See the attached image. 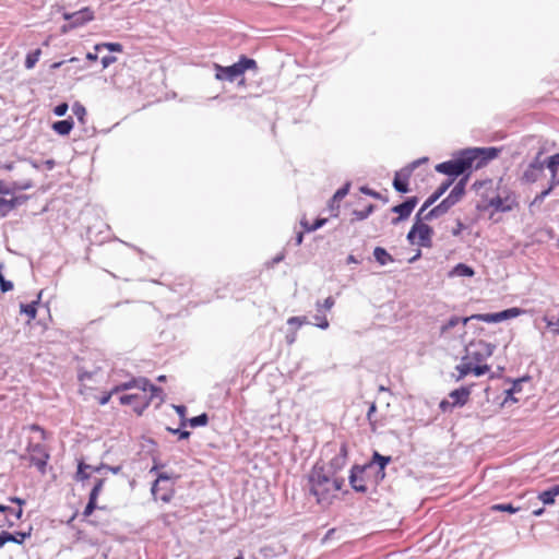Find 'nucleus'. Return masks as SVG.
I'll use <instances>...</instances> for the list:
<instances>
[{
  "mask_svg": "<svg viewBox=\"0 0 559 559\" xmlns=\"http://www.w3.org/2000/svg\"><path fill=\"white\" fill-rule=\"evenodd\" d=\"M500 148L497 147H469L462 150L450 160L437 164L435 169L439 174L455 179L460 176H468L472 168L479 169L490 160L498 157Z\"/></svg>",
  "mask_w": 559,
  "mask_h": 559,
  "instance_id": "nucleus-1",
  "label": "nucleus"
},
{
  "mask_svg": "<svg viewBox=\"0 0 559 559\" xmlns=\"http://www.w3.org/2000/svg\"><path fill=\"white\" fill-rule=\"evenodd\" d=\"M468 181V176L462 177L454 188L451 190L449 195L443 199L438 205L432 207L429 212L424 216L425 221H432L445 214L452 206L461 201V199L465 194L466 183Z\"/></svg>",
  "mask_w": 559,
  "mask_h": 559,
  "instance_id": "nucleus-2",
  "label": "nucleus"
},
{
  "mask_svg": "<svg viewBox=\"0 0 559 559\" xmlns=\"http://www.w3.org/2000/svg\"><path fill=\"white\" fill-rule=\"evenodd\" d=\"M310 493L316 497L320 504H328L332 498L331 479L322 469L314 468L309 477Z\"/></svg>",
  "mask_w": 559,
  "mask_h": 559,
  "instance_id": "nucleus-3",
  "label": "nucleus"
},
{
  "mask_svg": "<svg viewBox=\"0 0 559 559\" xmlns=\"http://www.w3.org/2000/svg\"><path fill=\"white\" fill-rule=\"evenodd\" d=\"M257 62L255 60L248 58L246 56H241L239 61L228 66L222 67L219 64H215L216 74L215 78L221 81H229L234 82L238 78H240L246 70L255 69Z\"/></svg>",
  "mask_w": 559,
  "mask_h": 559,
  "instance_id": "nucleus-4",
  "label": "nucleus"
},
{
  "mask_svg": "<svg viewBox=\"0 0 559 559\" xmlns=\"http://www.w3.org/2000/svg\"><path fill=\"white\" fill-rule=\"evenodd\" d=\"M495 345L483 340L472 341L465 346V355L462 360H468L473 364L481 362L493 354Z\"/></svg>",
  "mask_w": 559,
  "mask_h": 559,
  "instance_id": "nucleus-5",
  "label": "nucleus"
},
{
  "mask_svg": "<svg viewBox=\"0 0 559 559\" xmlns=\"http://www.w3.org/2000/svg\"><path fill=\"white\" fill-rule=\"evenodd\" d=\"M370 466L371 465L355 464L352 467L350 474H349V484H350V487L356 492H361V493L367 492L368 488L365 484V480L367 478L368 473L370 472Z\"/></svg>",
  "mask_w": 559,
  "mask_h": 559,
  "instance_id": "nucleus-6",
  "label": "nucleus"
},
{
  "mask_svg": "<svg viewBox=\"0 0 559 559\" xmlns=\"http://www.w3.org/2000/svg\"><path fill=\"white\" fill-rule=\"evenodd\" d=\"M63 17L64 20L69 21V25H64L62 27V31L67 32L68 27L75 28L92 21L94 19V12L90 8H83L73 13H64Z\"/></svg>",
  "mask_w": 559,
  "mask_h": 559,
  "instance_id": "nucleus-7",
  "label": "nucleus"
},
{
  "mask_svg": "<svg viewBox=\"0 0 559 559\" xmlns=\"http://www.w3.org/2000/svg\"><path fill=\"white\" fill-rule=\"evenodd\" d=\"M31 456L29 463L38 468L41 474L46 473L49 453L46 451L45 445L35 443L29 445Z\"/></svg>",
  "mask_w": 559,
  "mask_h": 559,
  "instance_id": "nucleus-8",
  "label": "nucleus"
},
{
  "mask_svg": "<svg viewBox=\"0 0 559 559\" xmlns=\"http://www.w3.org/2000/svg\"><path fill=\"white\" fill-rule=\"evenodd\" d=\"M488 206L493 207L496 212H509L518 206L514 193L508 192L506 195L498 194L488 201Z\"/></svg>",
  "mask_w": 559,
  "mask_h": 559,
  "instance_id": "nucleus-9",
  "label": "nucleus"
},
{
  "mask_svg": "<svg viewBox=\"0 0 559 559\" xmlns=\"http://www.w3.org/2000/svg\"><path fill=\"white\" fill-rule=\"evenodd\" d=\"M122 405H132L134 413L139 416L148 407L150 400H143L139 394H123L119 397Z\"/></svg>",
  "mask_w": 559,
  "mask_h": 559,
  "instance_id": "nucleus-10",
  "label": "nucleus"
},
{
  "mask_svg": "<svg viewBox=\"0 0 559 559\" xmlns=\"http://www.w3.org/2000/svg\"><path fill=\"white\" fill-rule=\"evenodd\" d=\"M417 203H418V198L411 197V198H407L404 202L393 206L391 209V212L400 215L401 218H407V217H409V215L416 207Z\"/></svg>",
  "mask_w": 559,
  "mask_h": 559,
  "instance_id": "nucleus-11",
  "label": "nucleus"
},
{
  "mask_svg": "<svg viewBox=\"0 0 559 559\" xmlns=\"http://www.w3.org/2000/svg\"><path fill=\"white\" fill-rule=\"evenodd\" d=\"M544 171L539 166L527 165L520 177V181L525 185L534 183L544 176Z\"/></svg>",
  "mask_w": 559,
  "mask_h": 559,
  "instance_id": "nucleus-12",
  "label": "nucleus"
},
{
  "mask_svg": "<svg viewBox=\"0 0 559 559\" xmlns=\"http://www.w3.org/2000/svg\"><path fill=\"white\" fill-rule=\"evenodd\" d=\"M31 531L28 532H16V533H10L7 531L0 532V548H2L7 543H15V544H23L24 540L28 537H31Z\"/></svg>",
  "mask_w": 559,
  "mask_h": 559,
  "instance_id": "nucleus-13",
  "label": "nucleus"
},
{
  "mask_svg": "<svg viewBox=\"0 0 559 559\" xmlns=\"http://www.w3.org/2000/svg\"><path fill=\"white\" fill-rule=\"evenodd\" d=\"M433 235V229L431 226L425 223H418V240L417 245L424 248H431L432 240L431 237Z\"/></svg>",
  "mask_w": 559,
  "mask_h": 559,
  "instance_id": "nucleus-14",
  "label": "nucleus"
},
{
  "mask_svg": "<svg viewBox=\"0 0 559 559\" xmlns=\"http://www.w3.org/2000/svg\"><path fill=\"white\" fill-rule=\"evenodd\" d=\"M105 468H107V464H105V463H102L98 466H92V465L85 464L84 462H80L78 465L75 478H76V480L83 481V480H86L90 478V474L86 473V469L93 471V474H96V473L102 474L105 471Z\"/></svg>",
  "mask_w": 559,
  "mask_h": 559,
  "instance_id": "nucleus-15",
  "label": "nucleus"
},
{
  "mask_svg": "<svg viewBox=\"0 0 559 559\" xmlns=\"http://www.w3.org/2000/svg\"><path fill=\"white\" fill-rule=\"evenodd\" d=\"M471 395V390L466 386H461L450 392L449 396L453 400L454 406H463L467 403Z\"/></svg>",
  "mask_w": 559,
  "mask_h": 559,
  "instance_id": "nucleus-16",
  "label": "nucleus"
},
{
  "mask_svg": "<svg viewBox=\"0 0 559 559\" xmlns=\"http://www.w3.org/2000/svg\"><path fill=\"white\" fill-rule=\"evenodd\" d=\"M346 460H347V445H346V443H342V445L340 448V452L334 457L331 459L330 467L332 468V471L334 473H336L337 471H341L345 466Z\"/></svg>",
  "mask_w": 559,
  "mask_h": 559,
  "instance_id": "nucleus-17",
  "label": "nucleus"
},
{
  "mask_svg": "<svg viewBox=\"0 0 559 559\" xmlns=\"http://www.w3.org/2000/svg\"><path fill=\"white\" fill-rule=\"evenodd\" d=\"M547 168L551 174L550 183L559 186V153L547 158Z\"/></svg>",
  "mask_w": 559,
  "mask_h": 559,
  "instance_id": "nucleus-18",
  "label": "nucleus"
},
{
  "mask_svg": "<svg viewBox=\"0 0 559 559\" xmlns=\"http://www.w3.org/2000/svg\"><path fill=\"white\" fill-rule=\"evenodd\" d=\"M9 500L13 503H16L19 508L14 509L4 504H0V512H10L16 521L21 520L23 514L22 506L25 504V500L19 497H10Z\"/></svg>",
  "mask_w": 559,
  "mask_h": 559,
  "instance_id": "nucleus-19",
  "label": "nucleus"
},
{
  "mask_svg": "<svg viewBox=\"0 0 559 559\" xmlns=\"http://www.w3.org/2000/svg\"><path fill=\"white\" fill-rule=\"evenodd\" d=\"M453 185V179H447L438 189L426 200V206L433 205Z\"/></svg>",
  "mask_w": 559,
  "mask_h": 559,
  "instance_id": "nucleus-20",
  "label": "nucleus"
},
{
  "mask_svg": "<svg viewBox=\"0 0 559 559\" xmlns=\"http://www.w3.org/2000/svg\"><path fill=\"white\" fill-rule=\"evenodd\" d=\"M475 271L472 266L465 263H457L450 272L449 277H473Z\"/></svg>",
  "mask_w": 559,
  "mask_h": 559,
  "instance_id": "nucleus-21",
  "label": "nucleus"
},
{
  "mask_svg": "<svg viewBox=\"0 0 559 559\" xmlns=\"http://www.w3.org/2000/svg\"><path fill=\"white\" fill-rule=\"evenodd\" d=\"M73 120L72 118H68L64 120H58L52 123V130L59 135H68L73 129Z\"/></svg>",
  "mask_w": 559,
  "mask_h": 559,
  "instance_id": "nucleus-22",
  "label": "nucleus"
},
{
  "mask_svg": "<svg viewBox=\"0 0 559 559\" xmlns=\"http://www.w3.org/2000/svg\"><path fill=\"white\" fill-rule=\"evenodd\" d=\"M469 320H475L474 318H460L456 316L451 317L445 323H443L440 328V333L443 335L448 333L450 330L454 329L457 324L462 323L465 325Z\"/></svg>",
  "mask_w": 559,
  "mask_h": 559,
  "instance_id": "nucleus-23",
  "label": "nucleus"
},
{
  "mask_svg": "<svg viewBox=\"0 0 559 559\" xmlns=\"http://www.w3.org/2000/svg\"><path fill=\"white\" fill-rule=\"evenodd\" d=\"M392 461L391 456L381 455L379 452L374 451L371 457V461L366 465H371L370 471L376 466L381 468V471H385L386 465Z\"/></svg>",
  "mask_w": 559,
  "mask_h": 559,
  "instance_id": "nucleus-24",
  "label": "nucleus"
},
{
  "mask_svg": "<svg viewBox=\"0 0 559 559\" xmlns=\"http://www.w3.org/2000/svg\"><path fill=\"white\" fill-rule=\"evenodd\" d=\"M472 318L478 321L487 322V323H496L504 320L503 311L496 313H479L473 314Z\"/></svg>",
  "mask_w": 559,
  "mask_h": 559,
  "instance_id": "nucleus-25",
  "label": "nucleus"
},
{
  "mask_svg": "<svg viewBox=\"0 0 559 559\" xmlns=\"http://www.w3.org/2000/svg\"><path fill=\"white\" fill-rule=\"evenodd\" d=\"M373 257L380 265H386L394 261V258L382 247H376Z\"/></svg>",
  "mask_w": 559,
  "mask_h": 559,
  "instance_id": "nucleus-26",
  "label": "nucleus"
},
{
  "mask_svg": "<svg viewBox=\"0 0 559 559\" xmlns=\"http://www.w3.org/2000/svg\"><path fill=\"white\" fill-rule=\"evenodd\" d=\"M27 199V195H17L12 197L11 199H7V215L17 206L24 204Z\"/></svg>",
  "mask_w": 559,
  "mask_h": 559,
  "instance_id": "nucleus-27",
  "label": "nucleus"
},
{
  "mask_svg": "<svg viewBox=\"0 0 559 559\" xmlns=\"http://www.w3.org/2000/svg\"><path fill=\"white\" fill-rule=\"evenodd\" d=\"M38 301H33L31 304H21L20 310L22 313H25L29 320H34L37 314V306Z\"/></svg>",
  "mask_w": 559,
  "mask_h": 559,
  "instance_id": "nucleus-28",
  "label": "nucleus"
},
{
  "mask_svg": "<svg viewBox=\"0 0 559 559\" xmlns=\"http://www.w3.org/2000/svg\"><path fill=\"white\" fill-rule=\"evenodd\" d=\"M556 497H557V492H556L554 486L545 491H542L538 495V499L542 500L544 504H554Z\"/></svg>",
  "mask_w": 559,
  "mask_h": 559,
  "instance_id": "nucleus-29",
  "label": "nucleus"
},
{
  "mask_svg": "<svg viewBox=\"0 0 559 559\" xmlns=\"http://www.w3.org/2000/svg\"><path fill=\"white\" fill-rule=\"evenodd\" d=\"M209 423V416L206 413H202L198 416L191 417L187 420L192 428L205 426Z\"/></svg>",
  "mask_w": 559,
  "mask_h": 559,
  "instance_id": "nucleus-30",
  "label": "nucleus"
},
{
  "mask_svg": "<svg viewBox=\"0 0 559 559\" xmlns=\"http://www.w3.org/2000/svg\"><path fill=\"white\" fill-rule=\"evenodd\" d=\"M349 187H350V183L347 182L344 187L340 188L333 195L332 200H331V204H330V207L333 210L334 209V204L335 203H338L342 199H344L348 191H349Z\"/></svg>",
  "mask_w": 559,
  "mask_h": 559,
  "instance_id": "nucleus-31",
  "label": "nucleus"
},
{
  "mask_svg": "<svg viewBox=\"0 0 559 559\" xmlns=\"http://www.w3.org/2000/svg\"><path fill=\"white\" fill-rule=\"evenodd\" d=\"M41 55V50L38 48L32 52H28L25 58V68L32 69L38 62L39 57Z\"/></svg>",
  "mask_w": 559,
  "mask_h": 559,
  "instance_id": "nucleus-32",
  "label": "nucleus"
},
{
  "mask_svg": "<svg viewBox=\"0 0 559 559\" xmlns=\"http://www.w3.org/2000/svg\"><path fill=\"white\" fill-rule=\"evenodd\" d=\"M9 190L4 188V180H0V216H7V199L4 198V193Z\"/></svg>",
  "mask_w": 559,
  "mask_h": 559,
  "instance_id": "nucleus-33",
  "label": "nucleus"
},
{
  "mask_svg": "<svg viewBox=\"0 0 559 559\" xmlns=\"http://www.w3.org/2000/svg\"><path fill=\"white\" fill-rule=\"evenodd\" d=\"M456 370L459 371L457 380H462L472 372V362L468 360H462V364L456 366Z\"/></svg>",
  "mask_w": 559,
  "mask_h": 559,
  "instance_id": "nucleus-34",
  "label": "nucleus"
},
{
  "mask_svg": "<svg viewBox=\"0 0 559 559\" xmlns=\"http://www.w3.org/2000/svg\"><path fill=\"white\" fill-rule=\"evenodd\" d=\"M328 222L326 218H317L312 224H309L307 221H302L301 225L307 231H314L321 228Z\"/></svg>",
  "mask_w": 559,
  "mask_h": 559,
  "instance_id": "nucleus-35",
  "label": "nucleus"
},
{
  "mask_svg": "<svg viewBox=\"0 0 559 559\" xmlns=\"http://www.w3.org/2000/svg\"><path fill=\"white\" fill-rule=\"evenodd\" d=\"M555 188L556 187L549 182V186L534 198L531 205L542 204Z\"/></svg>",
  "mask_w": 559,
  "mask_h": 559,
  "instance_id": "nucleus-36",
  "label": "nucleus"
},
{
  "mask_svg": "<svg viewBox=\"0 0 559 559\" xmlns=\"http://www.w3.org/2000/svg\"><path fill=\"white\" fill-rule=\"evenodd\" d=\"M72 111L81 123L85 122L84 119L86 116V109L81 103H79V102L74 103L72 106Z\"/></svg>",
  "mask_w": 559,
  "mask_h": 559,
  "instance_id": "nucleus-37",
  "label": "nucleus"
},
{
  "mask_svg": "<svg viewBox=\"0 0 559 559\" xmlns=\"http://www.w3.org/2000/svg\"><path fill=\"white\" fill-rule=\"evenodd\" d=\"M147 390L151 392V396L150 397L143 396V400H150V402H151L154 397H158L159 403L164 402V392H163L162 388L151 384Z\"/></svg>",
  "mask_w": 559,
  "mask_h": 559,
  "instance_id": "nucleus-38",
  "label": "nucleus"
},
{
  "mask_svg": "<svg viewBox=\"0 0 559 559\" xmlns=\"http://www.w3.org/2000/svg\"><path fill=\"white\" fill-rule=\"evenodd\" d=\"M374 211V205L373 204H369L366 209L364 210H355L353 212V215L355 216V218L357 221H364L366 219L372 212Z\"/></svg>",
  "mask_w": 559,
  "mask_h": 559,
  "instance_id": "nucleus-39",
  "label": "nucleus"
},
{
  "mask_svg": "<svg viewBox=\"0 0 559 559\" xmlns=\"http://www.w3.org/2000/svg\"><path fill=\"white\" fill-rule=\"evenodd\" d=\"M102 48H106L111 52H121L123 49L122 45L119 43H103V44H97L95 46V50H97V51L100 50Z\"/></svg>",
  "mask_w": 559,
  "mask_h": 559,
  "instance_id": "nucleus-40",
  "label": "nucleus"
},
{
  "mask_svg": "<svg viewBox=\"0 0 559 559\" xmlns=\"http://www.w3.org/2000/svg\"><path fill=\"white\" fill-rule=\"evenodd\" d=\"M170 475L167 474V473H158L157 474V478L156 480L153 483L152 485V488H151V491H152V495L155 499H157V485L160 483V481H168L170 480Z\"/></svg>",
  "mask_w": 559,
  "mask_h": 559,
  "instance_id": "nucleus-41",
  "label": "nucleus"
},
{
  "mask_svg": "<svg viewBox=\"0 0 559 559\" xmlns=\"http://www.w3.org/2000/svg\"><path fill=\"white\" fill-rule=\"evenodd\" d=\"M132 383L134 388H138L142 391H147L148 386L152 384L147 378L140 377V378H133Z\"/></svg>",
  "mask_w": 559,
  "mask_h": 559,
  "instance_id": "nucleus-42",
  "label": "nucleus"
},
{
  "mask_svg": "<svg viewBox=\"0 0 559 559\" xmlns=\"http://www.w3.org/2000/svg\"><path fill=\"white\" fill-rule=\"evenodd\" d=\"M528 380H530V377H523L521 379L513 381L512 388L507 391V394H508L507 399L509 396H511L512 394L520 392L522 390V383L526 382Z\"/></svg>",
  "mask_w": 559,
  "mask_h": 559,
  "instance_id": "nucleus-43",
  "label": "nucleus"
},
{
  "mask_svg": "<svg viewBox=\"0 0 559 559\" xmlns=\"http://www.w3.org/2000/svg\"><path fill=\"white\" fill-rule=\"evenodd\" d=\"M393 188L400 193L409 192L408 181H404L399 178L393 179Z\"/></svg>",
  "mask_w": 559,
  "mask_h": 559,
  "instance_id": "nucleus-44",
  "label": "nucleus"
},
{
  "mask_svg": "<svg viewBox=\"0 0 559 559\" xmlns=\"http://www.w3.org/2000/svg\"><path fill=\"white\" fill-rule=\"evenodd\" d=\"M104 484H105V479L104 478H97L95 480V484H94V487L92 488L91 492H90V497L92 499H97L103 487H104Z\"/></svg>",
  "mask_w": 559,
  "mask_h": 559,
  "instance_id": "nucleus-45",
  "label": "nucleus"
},
{
  "mask_svg": "<svg viewBox=\"0 0 559 559\" xmlns=\"http://www.w3.org/2000/svg\"><path fill=\"white\" fill-rule=\"evenodd\" d=\"M3 265L0 264V290L7 293L13 289V283L4 278L2 274Z\"/></svg>",
  "mask_w": 559,
  "mask_h": 559,
  "instance_id": "nucleus-46",
  "label": "nucleus"
},
{
  "mask_svg": "<svg viewBox=\"0 0 559 559\" xmlns=\"http://www.w3.org/2000/svg\"><path fill=\"white\" fill-rule=\"evenodd\" d=\"M413 174V170L406 165L402 169L395 173L394 178H399L404 181H408L411 176Z\"/></svg>",
  "mask_w": 559,
  "mask_h": 559,
  "instance_id": "nucleus-47",
  "label": "nucleus"
},
{
  "mask_svg": "<svg viewBox=\"0 0 559 559\" xmlns=\"http://www.w3.org/2000/svg\"><path fill=\"white\" fill-rule=\"evenodd\" d=\"M314 325L322 329V330H325L329 328V321L328 319L325 318L324 314H321V312H318L314 317Z\"/></svg>",
  "mask_w": 559,
  "mask_h": 559,
  "instance_id": "nucleus-48",
  "label": "nucleus"
},
{
  "mask_svg": "<svg viewBox=\"0 0 559 559\" xmlns=\"http://www.w3.org/2000/svg\"><path fill=\"white\" fill-rule=\"evenodd\" d=\"M335 304V300L332 296H329L324 299L323 304L317 302V311L322 312V309L330 310Z\"/></svg>",
  "mask_w": 559,
  "mask_h": 559,
  "instance_id": "nucleus-49",
  "label": "nucleus"
},
{
  "mask_svg": "<svg viewBox=\"0 0 559 559\" xmlns=\"http://www.w3.org/2000/svg\"><path fill=\"white\" fill-rule=\"evenodd\" d=\"M377 412L376 403L372 402L369 406V409L367 412V420L369 421V425L371 426V429H376V420L373 419L374 413Z\"/></svg>",
  "mask_w": 559,
  "mask_h": 559,
  "instance_id": "nucleus-50",
  "label": "nucleus"
},
{
  "mask_svg": "<svg viewBox=\"0 0 559 559\" xmlns=\"http://www.w3.org/2000/svg\"><path fill=\"white\" fill-rule=\"evenodd\" d=\"M96 502H97V499H92L91 497H88V502L85 506V509L83 511V515L85 518L92 515V513L95 511V509L97 508Z\"/></svg>",
  "mask_w": 559,
  "mask_h": 559,
  "instance_id": "nucleus-51",
  "label": "nucleus"
},
{
  "mask_svg": "<svg viewBox=\"0 0 559 559\" xmlns=\"http://www.w3.org/2000/svg\"><path fill=\"white\" fill-rule=\"evenodd\" d=\"M174 408L176 411V413L180 416L181 418V423H180V426L181 427H185L187 425V418H186V413H187V407L185 405H174Z\"/></svg>",
  "mask_w": 559,
  "mask_h": 559,
  "instance_id": "nucleus-52",
  "label": "nucleus"
},
{
  "mask_svg": "<svg viewBox=\"0 0 559 559\" xmlns=\"http://www.w3.org/2000/svg\"><path fill=\"white\" fill-rule=\"evenodd\" d=\"M489 366L488 365H476V366H473L472 365V372L476 376V377H480V376H484L485 373H487L489 371Z\"/></svg>",
  "mask_w": 559,
  "mask_h": 559,
  "instance_id": "nucleus-53",
  "label": "nucleus"
},
{
  "mask_svg": "<svg viewBox=\"0 0 559 559\" xmlns=\"http://www.w3.org/2000/svg\"><path fill=\"white\" fill-rule=\"evenodd\" d=\"M492 510L514 513L518 509L514 508L511 503H501V504H495L492 507Z\"/></svg>",
  "mask_w": 559,
  "mask_h": 559,
  "instance_id": "nucleus-54",
  "label": "nucleus"
},
{
  "mask_svg": "<svg viewBox=\"0 0 559 559\" xmlns=\"http://www.w3.org/2000/svg\"><path fill=\"white\" fill-rule=\"evenodd\" d=\"M167 430L173 435H178L179 440L188 439L190 437V431L183 430L180 428L174 429L168 427Z\"/></svg>",
  "mask_w": 559,
  "mask_h": 559,
  "instance_id": "nucleus-55",
  "label": "nucleus"
},
{
  "mask_svg": "<svg viewBox=\"0 0 559 559\" xmlns=\"http://www.w3.org/2000/svg\"><path fill=\"white\" fill-rule=\"evenodd\" d=\"M19 187V181L7 182L4 181V188L9 190L4 195H13L16 191H21Z\"/></svg>",
  "mask_w": 559,
  "mask_h": 559,
  "instance_id": "nucleus-56",
  "label": "nucleus"
},
{
  "mask_svg": "<svg viewBox=\"0 0 559 559\" xmlns=\"http://www.w3.org/2000/svg\"><path fill=\"white\" fill-rule=\"evenodd\" d=\"M416 236H418V223H415L411 230L408 231L406 238L408 240L409 243L414 245L416 243L417 241H415V238Z\"/></svg>",
  "mask_w": 559,
  "mask_h": 559,
  "instance_id": "nucleus-57",
  "label": "nucleus"
},
{
  "mask_svg": "<svg viewBox=\"0 0 559 559\" xmlns=\"http://www.w3.org/2000/svg\"><path fill=\"white\" fill-rule=\"evenodd\" d=\"M134 388L133 386V383H132V380L128 381V382H124V383H121V384H118L116 385L112 390H111V393H119V392H122V391H127V390H130Z\"/></svg>",
  "mask_w": 559,
  "mask_h": 559,
  "instance_id": "nucleus-58",
  "label": "nucleus"
},
{
  "mask_svg": "<svg viewBox=\"0 0 559 559\" xmlns=\"http://www.w3.org/2000/svg\"><path fill=\"white\" fill-rule=\"evenodd\" d=\"M542 155H543V152L539 151L537 153V155L535 156V158L528 165L539 166L540 169L545 170V167H547V159L546 160H542L540 159Z\"/></svg>",
  "mask_w": 559,
  "mask_h": 559,
  "instance_id": "nucleus-59",
  "label": "nucleus"
},
{
  "mask_svg": "<svg viewBox=\"0 0 559 559\" xmlns=\"http://www.w3.org/2000/svg\"><path fill=\"white\" fill-rule=\"evenodd\" d=\"M68 104L67 103H60L53 108V114L58 117H63L68 111Z\"/></svg>",
  "mask_w": 559,
  "mask_h": 559,
  "instance_id": "nucleus-60",
  "label": "nucleus"
},
{
  "mask_svg": "<svg viewBox=\"0 0 559 559\" xmlns=\"http://www.w3.org/2000/svg\"><path fill=\"white\" fill-rule=\"evenodd\" d=\"M521 311L522 310L519 308H509L503 310L504 320L518 317L521 313Z\"/></svg>",
  "mask_w": 559,
  "mask_h": 559,
  "instance_id": "nucleus-61",
  "label": "nucleus"
},
{
  "mask_svg": "<svg viewBox=\"0 0 559 559\" xmlns=\"http://www.w3.org/2000/svg\"><path fill=\"white\" fill-rule=\"evenodd\" d=\"M305 320H306V318H304L301 320V318H299V317H293V318H290L288 320L287 323H288L290 329H297V328H299L304 323Z\"/></svg>",
  "mask_w": 559,
  "mask_h": 559,
  "instance_id": "nucleus-62",
  "label": "nucleus"
},
{
  "mask_svg": "<svg viewBox=\"0 0 559 559\" xmlns=\"http://www.w3.org/2000/svg\"><path fill=\"white\" fill-rule=\"evenodd\" d=\"M545 321L547 326L550 328L555 334H559V318L555 321L545 318Z\"/></svg>",
  "mask_w": 559,
  "mask_h": 559,
  "instance_id": "nucleus-63",
  "label": "nucleus"
},
{
  "mask_svg": "<svg viewBox=\"0 0 559 559\" xmlns=\"http://www.w3.org/2000/svg\"><path fill=\"white\" fill-rule=\"evenodd\" d=\"M117 58L115 56L108 55L102 58L103 68H108L111 63L116 62Z\"/></svg>",
  "mask_w": 559,
  "mask_h": 559,
  "instance_id": "nucleus-64",
  "label": "nucleus"
}]
</instances>
